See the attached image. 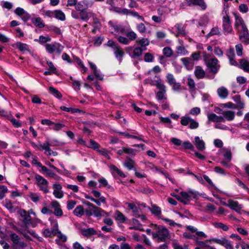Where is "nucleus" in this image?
I'll return each mask as SVG.
<instances>
[{"instance_id":"1","label":"nucleus","mask_w":249,"mask_h":249,"mask_svg":"<svg viewBox=\"0 0 249 249\" xmlns=\"http://www.w3.org/2000/svg\"><path fill=\"white\" fill-rule=\"evenodd\" d=\"M152 235L153 238L156 239L158 243L165 242L166 239L171 238L168 230L162 226L155 225Z\"/></svg>"},{"instance_id":"2","label":"nucleus","mask_w":249,"mask_h":249,"mask_svg":"<svg viewBox=\"0 0 249 249\" xmlns=\"http://www.w3.org/2000/svg\"><path fill=\"white\" fill-rule=\"evenodd\" d=\"M203 58L211 72L216 73L220 68L218 60L215 58L211 57L210 55L206 53L204 54Z\"/></svg>"},{"instance_id":"3","label":"nucleus","mask_w":249,"mask_h":249,"mask_svg":"<svg viewBox=\"0 0 249 249\" xmlns=\"http://www.w3.org/2000/svg\"><path fill=\"white\" fill-rule=\"evenodd\" d=\"M199 193L194 190H189L187 192L182 191L180 193L179 201L184 204H187L193 199L196 198Z\"/></svg>"},{"instance_id":"4","label":"nucleus","mask_w":249,"mask_h":249,"mask_svg":"<svg viewBox=\"0 0 249 249\" xmlns=\"http://www.w3.org/2000/svg\"><path fill=\"white\" fill-rule=\"evenodd\" d=\"M64 47L59 43L53 42L45 45L46 51L51 54L55 53L60 54L63 51Z\"/></svg>"},{"instance_id":"5","label":"nucleus","mask_w":249,"mask_h":249,"mask_svg":"<svg viewBox=\"0 0 249 249\" xmlns=\"http://www.w3.org/2000/svg\"><path fill=\"white\" fill-rule=\"evenodd\" d=\"M227 11L228 7H226V5L224 4L223 12H225V15L223 17L222 21L223 30L225 35L230 34L232 31V28L231 25L230 18L227 13Z\"/></svg>"},{"instance_id":"6","label":"nucleus","mask_w":249,"mask_h":249,"mask_svg":"<svg viewBox=\"0 0 249 249\" xmlns=\"http://www.w3.org/2000/svg\"><path fill=\"white\" fill-rule=\"evenodd\" d=\"M180 124L183 126L189 124V128L191 129H196L199 126L198 122L192 119L188 115L181 117Z\"/></svg>"},{"instance_id":"7","label":"nucleus","mask_w":249,"mask_h":249,"mask_svg":"<svg viewBox=\"0 0 249 249\" xmlns=\"http://www.w3.org/2000/svg\"><path fill=\"white\" fill-rule=\"evenodd\" d=\"M157 88L160 90L156 94V98L160 102L167 99L166 88L164 84L157 83Z\"/></svg>"},{"instance_id":"8","label":"nucleus","mask_w":249,"mask_h":249,"mask_svg":"<svg viewBox=\"0 0 249 249\" xmlns=\"http://www.w3.org/2000/svg\"><path fill=\"white\" fill-rule=\"evenodd\" d=\"M234 28L237 33L247 29V27L243 18L240 16L235 14Z\"/></svg>"},{"instance_id":"9","label":"nucleus","mask_w":249,"mask_h":249,"mask_svg":"<svg viewBox=\"0 0 249 249\" xmlns=\"http://www.w3.org/2000/svg\"><path fill=\"white\" fill-rule=\"evenodd\" d=\"M210 242H213L220 245L224 246L226 249H234L231 242L224 237L219 238H212L209 240Z\"/></svg>"},{"instance_id":"10","label":"nucleus","mask_w":249,"mask_h":249,"mask_svg":"<svg viewBox=\"0 0 249 249\" xmlns=\"http://www.w3.org/2000/svg\"><path fill=\"white\" fill-rule=\"evenodd\" d=\"M54 146L53 142H50L49 141H46L43 144L40 143V147H41V151L44 150V153L47 156L53 155L56 156L57 155V153L55 151H53L50 148L51 146Z\"/></svg>"},{"instance_id":"11","label":"nucleus","mask_w":249,"mask_h":249,"mask_svg":"<svg viewBox=\"0 0 249 249\" xmlns=\"http://www.w3.org/2000/svg\"><path fill=\"white\" fill-rule=\"evenodd\" d=\"M93 3L92 0H83L77 3L75 6V9L77 11L86 10V9L91 7Z\"/></svg>"},{"instance_id":"12","label":"nucleus","mask_w":249,"mask_h":249,"mask_svg":"<svg viewBox=\"0 0 249 249\" xmlns=\"http://www.w3.org/2000/svg\"><path fill=\"white\" fill-rule=\"evenodd\" d=\"M194 144L196 148L199 151L203 152L206 149L205 142L199 136H196L195 137Z\"/></svg>"},{"instance_id":"13","label":"nucleus","mask_w":249,"mask_h":249,"mask_svg":"<svg viewBox=\"0 0 249 249\" xmlns=\"http://www.w3.org/2000/svg\"><path fill=\"white\" fill-rule=\"evenodd\" d=\"M15 13L17 15L20 16L21 18L24 21L29 20L31 18L30 15L25 11L23 8L18 7L15 10Z\"/></svg>"},{"instance_id":"14","label":"nucleus","mask_w":249,"mask_h":249,"mask_svg":"<svg viewBox=\"0 0 249 249\" xmlns=\"http://www.w3.org/2000/svg\"><path fill=\"white\" fill-rule=\"evenodd\" d=\"M10 237L13 244L17 248H24L26 246V244L23 242L20 241L19 237L16 233H11Z\"/></svg>"},{"instance_id":"15","label":"nucleus","mask_w":249,"mask_h":249,"mask_svg":"<svg viewBox=\"0 0 249 249\" xmlns=\"http://www.w3.org/2000/svg\"><path fill=\"white\" fill-rule=\"evenodd\" d=\"M51 206L54 209V214L57 217L63 215V211L60 207V203L56 200H53L51 202Z\"/></svg>"},{"instance_id":"16","label":"nucleus","mask_w":249,"mask_h":249,"mask_svg":"<svg viewBox=\"0 0 249 249\" xmlns=\"http://www.w3.org/2000/svg\"><path fill=\"white\" fill-rule=\"evenodd\" d=\"M195 241L196 244L198 245V247H196L195 249H210V248H214L207 244L208 240L202 241L200 240L199 238L195 237ZM209 241H210L209 240Z\"/></svg>"},{"instance_id":"17","label":"nucleus","mask_w":249,"mask_h":249,"mask_svg":"<svg viewBox=\"0 0 249 249\" xmlns=\"http://www.w3.org/2000/svg\"><path fill=\"white\" fill-rule=\"evenodd\" d=\"M239 34V37L240 41L245 44H249V34L248 29H246L244 31L238 33Z\"/></svg>"},{"instance_id":"18","label":"nucleus","mask_w":249,"mask_h":249,"mask_svg":"<svg viewBox=\"0 0 249 249\" xmlns=\"http://www.w3.org/2000/svg\"><path fill=\"white\" fill-rule=\"evenodd\" d=\"M207 118L208 120V123H210L211 122L219 123L224 121V118L222 116H217L213 113L208 114Z\"/></svg>"},{"instance_id":"19","label":"nucleus","mask_w":249,"mask_h":249,"mask_svg":"<svg viewBox=\"0 0 249 249\" xmlns=\"http://www.w3.org/2000/svg\"><path fill=\"white\" fill-rule=\"evenodd\" d=\"M186 1L189 6L198 5L202 10H205L206 8V5L203 0H186Z\"/></svg>"},{"instance_id":"20","label":"nucleus","mask_w":249,"mask_h":249,"mask_svg":"<svg viewBox=\"0 0 249 249\" xmlns=\"http://www.w3.org/2000/svg\"><path fill=\"white\" fill-rule=\"evenodd\" d=\"M20 216L23 218L22 221L25 225L31 224V217L27 211L24 210H20L19 212Z\"/></svg>"},{"instance_id":"21","label":"nucleus","mask_w":249,"mask_h":249,"mask_svg":"<svg viewBox=\"0 0 249 249\" xmlns=\"http://www.w3.org/2000/svg\"><path fill=\"white\" fill-rule=\"evenodd\" d=\"M93 214L97 218L103 216H108L107 213L99 207L96 206L93 210H92Z\"/></svg>"},{"instance_id":"22","label":"nucleus","mask_w":249,"mask_h":249,"mask_svg":"<svg viewBox=\"0 0 249 249\" xmlns=\"http://www.w3.org/2000/svg\"><path fill=\"white\" fill-rule=\"evenodd\" d=\"M226 205L238 213L242 208V205L239 204L238 202L231 199L228 200Z\"/></svg>"},{"instance_id":"23","label":"nucleus","mask_w":249,"mask_h":249,"mask_svg":"<svg viewBox=\"0 0 249 249\" xmlns=\"http://www.w3.org/2000/svg\"><path fill=\"white\" fill-rule=\"evenodd\" d=\"M113 51L116 59L120 62H121L123 59V57L124 54V53L123 49L118 45L113 49Z\"/></svg>"},{"instance_id":"24","label":"nucleus","mask_w":249,"mask_h":249,"mask_svg":"<svg viewBox=\"0 0 249 249\" xmlns=\"http://www.w3.org/2000/svg\"><path fill=\"white\" fill-rule=\"evenodd\" d=\"M18 231L20 233L22 234L24 236V237L26 239H30L29 236L28 235V233H29L34 237H36V234L35 231L32 230H28L27 228L25 229H19L18 230Z\"/></svg>"},{"instance_id":"25","label":"nucleus","mask_w":249,"mask_h":249,"mask_svg":"<svg viewBox=\"0 0 249 249\" xmlns=\"http://www.w3.org/2000/svg\"><path fill=\"white\" fill-rule=\"evenodd\" d=\"M181 62L188 70L193 69L194 66V61L190 58L184 57L181 59Z\"/></svg>"},{"instance_id":"26","label":"nucleus","mask_w":249,"mask_h":249,"mask_svg":"<svg viewBox=\"0 0 249 249\" xmlns=\"http://www.w3.org/2000/svg\"><path fill=\"white\" fill-rule=\"evenodd\" d=\"M174 28L177 32V33L175 35L176 37H178L180 35L185 36L186 35L184 26L182 24H177L174 26Z\"/></svg>"},{"instance_id":"27","label":"nucleus","mask_w":249,"mask_h":249,"mask_svg":"<svg viewBox=\"0 0 249 249\" xmlns=\"http://www.w3.org/2000/svg\"><path fill=\"white\" fill-rule=\"evenodd\" d=\"M82 234L85 237H89L97 234V231L92 228L82 229L81 230Z\"/></svg>"},{"instance_id":"28","label":"nucleus","mask_w":249,"mask_h":249,"mask_svg":"<svg viewBox=\"0 0 249 249\" xmlns=\"http://www.w3.org/2000/svg\"><path fill=\"white\" fill-rule=\"evenodd\" d=\"M217 93L218 96L221 99H226L229 94L228 90L223 86L217 89Z\"/></svg>"},{"instance_id":"29","label":"nucleus","mask_w":249,"mask_h":249,"mask_svg":"<svg viewBox=\"0 0 249 249\" xmlns=\"http://www.w3.org/2000/svg\"><path fill=\"white\" fill-rule=\"evenodd\" d=\"M80 12V18L85 21H87L93 15V13L86 10L79 11Z\"/></svg>"},{"instance_id":"30","label":"nucleus","mask_w":249,"mask_h":249,"mask_svg":"<svg viewBox=\"0 0 249 249\" xmlns=\"http://www.w3.org/2000/svg\"><path fill=\"white\" fill-rule=\"evenodd\" d=\"M222 116L224 119L228 121H231L234 120L235 118V112L231 110L224 111L222 113Z\"/></svg>"},{"instance_id":"31","label":"nucleus","mask_w":249,"mask_h":249,"mask_svg":"<svg viewBox=\"0 0 249 249\" xmlns=\"http://www.w3.org/2000/svg\"><path fill=\"white\" fill-rule=\"evenodd\" d=\"M145 50V48L143 49L140 47H136L134 49L132 54H130V56L133 58H137L141 56L143 51Z\"/></svg>"},{"instance_id":"32","label":"nucleus","mask_w":249,"mask_h":249,"mask_svg":"<svg viewBox=\"0 0 249 249\" xmlns=\"http://www.w3.org/2000/svg\"><path fill=\"white\" fill-rule=\"evenodd\" d=\"M16 46L21 52H24L27 51L30 52V46L26 44L18 42L16 44Z\"/></svg>"},{"instance_id":"33","label":"nucleus","mask_w":249,"mask_h":249,"mask_svg":"<svg viewBox=\"0 0 249 249\" xmlns=\"http://www.w3.org/2000/svg\"><path fill=\"white\" fill-rule=\"evenodd\" d=\"M116 220L120 223H124L126 220V217L124 214L118 210H116L114 213Z\"/></svg>"},{"instance_id":"34","label":"nucleus","mask_w":249,"mask_h":249,"mask_svg":"<svg viewBox=\"0 0 249 249\" xmlns=\"http://www.w3.org/2000/svg\"><path fill=\"white\" fill-rule=\"evenodd\" d=\"M240 67L244 71L249 72V61L246 59H242L240 61Z\"/></svg>"},{"instance_id":"35","label":"nucleus","mask_w":249,"mask_h":249,"mask_svg":"<svg viewBox=\"0 0 249 249\" xmlns=\"http://www.w3.org/2000/svg\"><path fill=\"white\" fill-rule=\"evenodd\" d=\"M195 74L198 79H201L204 77L205 72L200 67L198 66L196 68Z\"/></svg>"},{"instance_id":"36","label":"nucleus","mask_w":249,"mask_h":249,"mask_svg":"<svg viewBox=\"0 0 249 249\" xmlns=\"http://www.w3.org/2000/svg\"><path fill=\"white\" fill-rule=\"evenodd\" d=\"M54 17L61 21H64L66 19L64 13L60 10L54 11Z\"/></svg>"},{"instance_id":"37","label":"nucleus","mask_w":249,"mask_h":249,"mask_svg":"<svg viewBox=\"0 0 249 249\" xmlns=\"http://www.w3.org/2000/svg\"><path fill=\"white\" fill-rule=\"evenodd\" d=\"M35 179L37 181V185L39 186L42 185H48V181L40 175H36Z\"/></svg>"},{"instance_id":"38","label":"nucleus","mask_w":249,"mask_h":249,"mask_svg":"<svg viewBox=\"0 0 249 249\" xmlns=\"http://www.w3.org/2000/svg\"><path fill=\"white\" fill-rule=\"evenodd\" d=\"M49 220L50 222L52 229L57 233L59 230L57 221L53 217H50Z\"/></svg>"},{"instance_id":"39","label":"nucleus","mask_w":249,"mask_h":249,"mask_svg":"<svg viewBox=\"0 0 249 249\" xmlns=\"http://www.w3.org/2000/svg\"><path fill=\"white\" fill-rule=\"evenodd\" d=\"M84 213V208L83 206L78 205L77 206L73 211L74 214L78 217L82 216Z\"/></svg>"},{"instance_id":"40","label":"nucleus","mask_w":249,"mask_h":249,"mask_svg":"<svg viewBox=\"0 0 249 249\" xmlns=\"http://www.w3.org/2000/svg\"><path fill=\"white\" fill-rule=\"evenodd\" d=\"M127 206L128 208L131 210L132 213H133V215L135 216H137L139 215V209L136 206L135 204L133 203H127Z\"/></svg>"},{"instance_id":"41","label":"nucleus","mask_w":249,"mask_h":249,"mask_svg":"<svg viewBox=\"0 0 249 249\" xmlns=\"http://www.w3.org/2000/svg\"><path fill=\"white\" fill-rule=\"evenodd\" d=\"M33 23L37 27L40 28H43L45 26V24L40 18H36L32 19Z\"/></svg>"},{"instance_id":"42","label":"nucleus","mask_w":249,"mask_h":249,"mask_svg":"<svg viewBox=\"0 0 249 249\" xmlns=\"http://www.w3.org/2000/svg\"><path fill=\"white\" fill-rule=\"evenodd\" d=\"M147 168L151 170L152 171L154 172H159V173H162V171L160 168H159L152 163H148L146 165Z\"/></svg>"},{"instance_id":"43","label":"nucleus","mask_w":249,"mask_h":249,"mask_svg":"<svg viewBox=\"0 0 249 249\" xmlns=\"http://www.w3.org/2000/svg\"><path fill=\"white\" fill-rule=\"evenodd\" d=\"M43 235L46 237H51L52 236H55L57 235V233L53 230H50L48 229L44 230L43 231Z\"/></svg>"},{"instance_id":"44","label":"nucleus","mask_w":249,"mask_h":249,"mask_svg":"<svg viewBox=\"0 0 249 249\" xmlns=\"http://www.w3.org/2000/svg\"><path fill=\"white\" fill-rule=\"evenodd\" d=\"M136 42L141 46V48L145 47L149 44V40L145 38L138 39L136 41Z\"/></svg>"},{"instance_id":"45","label":"nucleus","mask_w":249,"mask_h":249,"mask_svg":"<svg viewBox=\"0 0 249 249\" xmlns=\"http://www.w3.org/2000/svg\"><path fill=\"white\" fill-rule=\"evenodd\" d=\"M113 10L116 13L122 15H128L130 12V10L127 9L121 8L119 7H114Z\"/></svg>"},{"instance_id":"46","label":"nucleus","mask_w":249,"mask_h":249,"mask_svg":"<svg viewBox=\"0 0 249 249\" xmlns=\"http://www.w3.org/2000/svg\"><path fill=\"white\" fill-rule=\"evenodd\" d=\"M213 226L218 229H221L224 231H227L229 229L228 227L221 222H214L213 224Z\"/></svg>"},{"instance_id":"47","label":"nucleus","mask_w":249,"mask_h":249,"mask_svg":"<svg viewBox=\"0 0 249 249\" xmlns=\"http://www.w3.org/2000/svg\"><path fill=\"white\" fill-rule=\"evenodd\" d=\"M50 92L53 94L55 97L60 98L62 97L61 93L56 89L53 87H50L49 89Z\"/></svg>"},{"instance_id":"48","label":"nucleus","mask_w":249,"mask_h":249,"mask_svg":"<svg viewBox=\"0 0 249 249\" xmlns=\"http://www.w3.org/2000/svg\"><path fill=\"white\" fill-rule=\"evenodd\" d=\"M166 82L170 86L176 82V79L175 78L174 75L171 73H168L166 76Z\"/></svg>"},{"instance_id":"49","label":"nucleus","mask_w":249,"mask_h":249,"mask_svg":"<svg viewBox=\"0 0 249 249\" xmlns=\"http://www.w3.org/2000/svg\"><path fill=\"white\" fill-rule=\"evenodd\" d=\"M89 147L92 148L94 150H96L97 152L100 149L99 144L95 141L90 140L89 141V145L88 146Z\"/></svg>"},{"instance_id":"50","label":"nucleus","mask_w":249,"mask_h":249,"mask_svg":"<svg viewBox=\"0 0 249 249\" xmlns=\"http://www.w3.org/2000/svg\"><path fill=\"white\" fill-rule=\"evenodd\" d=\"M126 36L127 37V39L129 40H134L137 37V34L133 31H130L127 32L125 34Z\"/></svg>"},{"instance_id":"51","label":"nucleus","mask_w":249,"mask_h":249,"mask_svg":"<svg viewBox=\"0 0 249 249\" xmlns=\"http://www.w3.org/2000/svg\"><path fill=\"white\" fill-rule=\"evenodd\" d=\"M155 77H156V79L154 80H153L151 79H147L148 83L150 84V85H151L152 86H155L156 87H157V85H155V84H157V83L163 84V83L162 82L161 80L160 79V78L159 77L156 76Z\"/></svg>"},{"instance_id":"52","label":"nucleus","mask_w":249,"mask_h":249,"mask_svg":"<svg viewBox=\"0 0 249 249\" xmlns=\"http://www.w3.org/2000/svg\"><path fill=\"white\" fill-rule=\"evenodd\" d=\"M92 193L93 194L95 197L99 198V200L102 202V203H105L106 202V198L104 196H101V193L96 190H93L92 191Z\"/></svg>"},{"instance_id":"53","label":"nucleus","mask_w":249,"mask_h":249,"mask_svg":"<svg viewBox=\"0 0 249 249\" xmlns=\"http://www.w3.org/2000/svg\"><path fill=\"white\" fill-rule=\"evenodd\" d=\"M235 50L236 52L237 55L239 56H241L243 55V47L241 43H238L235 45Z\"/></svg>"},{"instance_id":"54","label":"nucleus","mask_w":249,"mask_h":249,"mask_svg":"<svg viewBox=\"0 0 249 249\" xmlns=\"http://www.w3.org/2000/svg\"><path fill=\"white\" fill-rule=\"evenodd\" d=\"M124 153L128 154L132 157L134 156L136 154V151L132 148H128V147H124Z\"/></svg>"},{"instance_id":"55","label":"nucleus","mask_w":249,"mask_h":249,"mask_svg":"<svg viewBox=\"0 0 249 249\" xmlns=\"http://www.w3.org/2000/svg\"><path fill=\"white\" fill-rule=\"evenodd\" d=\"M0 5L2 8H6L8 10L11 9L13 7L12 3L7 1H2L0 2Z\"/></svg>"},{"instance_id":"56","label":"nucleus","mask_w":249,"mask_h":249,"mask_svg":"<svg viewBox=\"0 0 249 249\" xmlns=\"http://www.w3.org/2000/svg\"><path fill=\"white\" fill-rule=\"evenodd\" d=\"M150 211L152 213L156 215H159L161 213V210L160 208L156 205H152Z\"/></svg>"},{"instance_id":"57","label":"nucleus","mask_w":249,"mask_h":249,"mask_svg":"<svg viewBox=\"0 0 249 249\" xmlns=\"http://www.w3.org/2000/svg\"><path fill=\"white\" fill-rule=\"evenodd\" d=\"M163 53L166 57H170L173 54V51L171 48L169 47H166L163 48Z\"/></svg>"},{"instance_id":"58","label":"nucleus","mask_w":249,"mask_h":249,"mask_svg":"<svg viewBox=\"0 0 249 249\" xmlns=\"http://www.w3.org/2000/svg\"><path fill=\"white\" fill-rule=\"evenodd\" d=\"M118 41L124 45H128L129 44V41L127 38L122 36H118L117 37Z\"/></svg>"},{"instance_id":"59","label":"nucleus","mask_w":249,"mask_h":249,"mask_svg":"<svg viewBox=\"0 0 249 249\" xmlns=\"http://www.w3.org/2000/svg\"><path fill=\"white\" fill-rule=\"evenodd\" d=\"M172 89L175 91H179L181 89V86L180 83L178 82H175L173 84L171 85Z\"/></svg>"},{"instance_id":"60","label":"nucleus","mask_w":249,"mask_h":249,"mask_svg":"<svg viewBox=\"0 0 249 249\" xmlns=\"http://www.w3.org/2000/svg\"><path fill=\"white\" fill-rule=\"evenodd\" d=\"M226 55L228 56V58H231L232 57H235V54L234 53V51L233 48L230 47L227 50Z\"/></svg>"},{"instance_id":"61","label":"nucleus","mask_w":249,"mask_h":249,"mask_svg":"<svg viewBox=\"0 0 249 249\" xmlns=\"http://www.w3.org/2000/svg\"><path fill=\"white\" fill-rule=\"evenodd\" d=\"M201 110L199 107H195L192 108L189 112L190 114L193 116H196L200 113Z\"/></svg>"},{"instance_id":"62","label":"nucleus","mask_w":249,"mask_h":249,"mask_svg":"<svg viewBox=\"0 0 249 249\" xmlns=\"http://www.w3.org/2000/svg\"><path fill=\"white\" fill-rule=\"evenodd\" d=\"M30 197L32 201L36 203L39 201L40 196L37 194L32 193L30 195Z\"/></svg>"},{"instance_id":"63","label":"nucleus","mask_w":249,"mask_h":249,"mask_svg":"<svg viewBox=\"0 0 249 249\" xmlns=\"http://www.w3.org/2000/svg\"><path fill=\"white\" fill-rule=\"evenodd\" d=\"M182 146L185 149L194 150V145L189 141H185L182 143Z\"/></svg>"},{"instance_id":"64","label":"nucleus","mask_w":249,"mask_h":249,"mask_svg":"<svg viewBox=\"0 0 249 249\" xmlns=\"http://www.w3.org/2000/svg\"><path fill=\"white\" fill-rule=\"evenodd\" d=\"M73 249H90L89 248L87 247L86 248H84L81 244L78 242H75L73 244Z\"/></svg>"}]
</instances>
